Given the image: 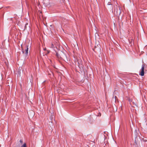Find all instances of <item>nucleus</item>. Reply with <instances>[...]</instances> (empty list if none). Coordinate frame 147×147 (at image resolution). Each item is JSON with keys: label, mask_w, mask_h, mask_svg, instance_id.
Here are the masks:
<instances>
[{"label": "nucleus", "mask_w": 147, "mask_h": 147, "mask_svg": "<svg viewBox=\"0 0 147 147\" xmlns=\"http://www.w3.org/2000/svg\"><path fill=\"white\" fill-rule=\"evenodd\" d=\"M22 52L23 53H24V51L23 50V49L22 50Z\"/></svg>", "instance_id": "39448f33"}, {"label": "nucleus", "mask_w": 147, "mask_h": 147, "mask_svg": "<svg viewBox=\"0 0 147 147\" xmlns=\"http://www.w3.org/2000/svg\"><path fill=\"white\" fill-rule=\"evenodd\" d=\"M28 24V23H26V25H25V28H26V25H27Z\"/></svg>", "instance_id": "0eeeda50"}, {"label": "nucleus", "mask_w": 147, "mask_h": 147, "mask_svg": "<svg viewBox=\"0 0 147 147\" xmlns=\"http://www.w3.org/2000/svg\"><path fill=\"white\" fill-rule=\"evenodd\" d=\"M145 67V65L143 64L142 66L141 71L140 72L139 74L142 76H143L144 75V69Z\"/></svg>", "instance_id": "f257e3e1"}, {"label": "nucleus", "mask_w": 147, "mask_h": 147, "mask_svg": "<svg viewBox=\"0 0 147 147\" xmlns=\"http://www.w3.org/2000/svg\"><path fill=\"white\" fill-rule=\"evenodd\" d=\"M56 55H57V57H59V56H58V53H56Z\"/></svg>", "instance_id": "423d86ee"}, {"label": "nucleus", "mask_w": 147, "mask_h": 147, "mask_svg": "<svg viewBox=\"0 0 147 147\" xmlns=\"http://www.w3.org/2000/svg\"><path fill=\"white\" fill-rule=\"evenodd\" d=\"M21 147H27L26 146V144L25 143L24 144L21 146Z\"/></svg>", "instance_id": "7ed1b4c3"}, {"label": "nucleus", "mask_w": 147, "mask_h": 147, "mask_svg": "<svg viewBox=\"0 0 147 147\" xmlns=\"http://www.w3.org/2000/svg\"><path fill=\"white\" fill-rule=\"evenodd\" d=\"M46 48H45V49H44V50H46Z\"/></svg>", "instance_id": "6e6552de"}, {"label": "nucleus", "mask_w": 147, "mask_h": 147, "mask_svg": "<svg viewBox=\"0 0 147 147\" xmlns=\"http://www.w3.org/2000/svg\"><path fill=\"white\" fill-rule=\"evenodd\" d=\"M25 54L26 55H27L28 54V46L26 45L25 48Z\"/></svg>", "instance_id": "f03ea898"}, {"label": "nucleus", "mask_w": 147, "mask_h": 147, "mask_svg": "<svg viewBox=\"0 0 147 147\" xmlns=\"http://www.w3.org/2000/svg\"><path fill=\"white\" fill-rule=\"evenodd\" d=\"M53 47H54V45L52 43L51 47L53 48Z\"/></svg>", "instance_id": "20e7f679"}]
</instances>
